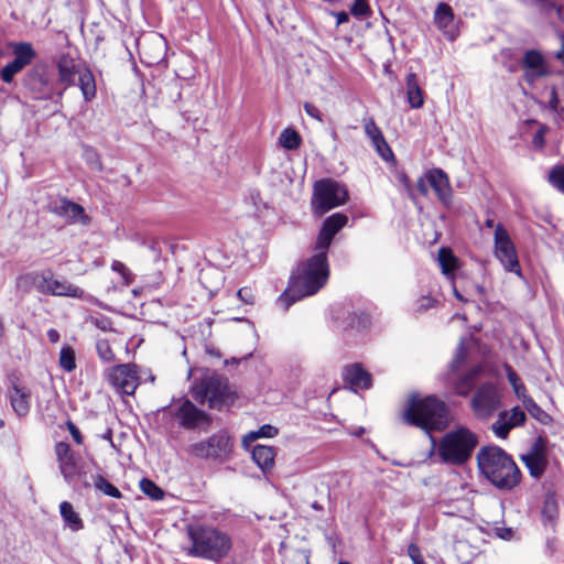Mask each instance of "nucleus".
<instances>
[{
	"label": "nucleus",
	"mask_w": 564,
	"mask_h": 564,
	"mask_svg": "<svg viewBox=\"0 0 564 564\" xmlns=\"http://www.w3.org/2000/svg\"><path fill=\"white\" fill-rule=\"evenodd\" d=\"M328 276L327 254L317 251L297 265L291 275L289 289L280 295L278 303L288 310L296 301L317 293Z\"/></svg>",
	"instance_id": "1"
},
{
	"label": "nucleus",
	"mask_w": 564,
	"mask_h": 564,
	"mask_svg": "<svg viewBox=\"0 0 564 564\" xmlns=\"http://www.w3.org/2000/svg\"><path fill=\"white\" fill-rule=\"evenodd\" d=\"M403 421L431 434L443 431L448 425V411L445 402L434 395L424 398L411 394L402 412Z\"/></svg>",
	"instance_id": "2"
},
{
	"label": "nucleus",
	"mask_w": 564,
	"mask_h": 564,
	"mask_svg": "<svg viewBox=\"0 0 564 564\" xmlns=\"http://www.w3.org/2000/svg\"><path fill=\"white\" fill-rule=\"evenodd\" d=\"M477 464L480 473L499 489L510 490L520 482V469L500 447L481 448L477 454Z\"/></svg>",
	"instance_id": "3"
},
{
	"label": "nucleus",
	"mask_w": 564,
	"mask_h": 564,
	"mask_svg": "<svg viewBox=\"0 0 564 564\" xmlns=\"http://www.w3.org/2000/svg\"><path fill=\"white\" fill-rule=\"evenodd\" d=\"M186 533L191 541L188 555L218 562L231 550L230 536L215 527L192 524L187 527Z\"/></svg>",
	"instance_id": "4"
},
{
	"label": "nucleus",
	"mask_w": 564,
	"mask_h": 564,
	"mask_svg": "<svg viewBox=\"0 0 564 564\" xmlns=\"http://www.w3.org/2000/svg\"><path fill=\"white\" fill-rule=\"evenodd\" d=\"M477 445V435L469 429L459 426L440 440L436 454L444 463L459 466L469 460Z\"/></svg>",
	"instance_id": "5"
},
{
	"label": "nucleus",
	"mask_w": 564,
	"mask_h": 564,
	"mask_svg": "<svg viewBox=\"0 0 564 564\" xmlns=\"http://www.w3.org/2000/svg\"><path fill=\"white\" fill-rule=\"evenodd\" d=\"M59 82L66 87L75 84V77L78 75V86L82 90L85 101H90L96 96V82L89 69L80 70L78 64L69 55H62L57 62Z\"/></svg>",
	"instance_id": "6"
},
{
	"label": "nucleus",
	"mask_w": 564,
	"mask_h": 564,
	"mask_svg": "<svg viewBox=\"0 0 564 564\" xmlns=\"http://www.w3.org/2000/svg\"><path fill=\"white\" fill-rule=\"evenodd\" d=\"M348 193L345 186L332 180H321L314 185L312 208L322 216L328 210L346 203Z\"/></svg>",
	"instance_id": "7"
},
{
	"label": "nucleus",
	"mask_w": 564,
	"mask_h": 564,
	"mask_svg": "<svg viewBox=\"0 0 564 564\" xmlns=\"http://www.w3.org/2000/svg\"><path fill=\"white\" fill-rule=\"evenodd\" d=\"M193 395L196 401L207 403L213 409H220L231 401L227 380L216 375L203 378L195 386Z\"/></svg>",
	"instance_id": "8"
},
{
	"label": "nucleus",
	"mask_w": 564,
	"mask_h": 564,
	"mask_svg": "<svg viewBox=\"0 0 564 564\" xmlns=\"http://www.w3.org/2000/svg\"><path fill=\"white\" fill-rule=\"evenodd\" d=\"M234 442L226 432H219L206 441L197 442L189 447V453L198 458L225 460L231 454Z\"/></svg>",
	"instance_id": "9"
},
{
	"label": "nucleus",
	"mask_w": 564,
	"mask_h": 564,
	"mask_svg": "<svg viewBox=\"0 0 564 564\" xmlns=\"http://www.w3.org/2000/svg\"><path fill=\"white\" fill-rule=\"evenodd\" d=\"M494 243L495 256L503 265V268L509 272L520 274L521 269L514 243L509 232L501 224L496 225L494 232Z\"/></svg>",
	"instance_id": "10"
},
{
	"label": "nucleus",
	"mask_w": 564,
	"mask_h": 564,
	"mask_svg": "<svg viewBox=\"0 0 564 564\" xmlns=\"http://www.w3.org/2000/svg\"><path fill=\"white\" fill-rule=\"evenodd\" d=\"M501 398L494 383L481 384L471 399V409L479 419H488L500 408Z\"/></svg>",
	"instance_id": "11"
},
{
	"label": "nucleus",
	"mask_w": 564,
	"mask_h": 564,
	"mask_svg": "<svg viewBox=\"0 0 564 564\" xmlns=\"http://www.w3.org/2000/svg\"><path fill=\"white\" fill-rule=\"evenodd\" d=\"M11 47L12 53L14 55V59L7 64L0 73L1 79L7 84H10L13 80L14 76L18 73H20L24 67L30 65L36 56V53L33 50L31 43H12Z\"/></svg>",
	"instance_id": "12"
},
{
	"label": "nucleus",
	"mask_w": 564,
	"mask_h": 564,
	"mask_svg": "<svg viewBox=\"0 0 564 564\" xmlns=\"http://www.w3.org/2000/svg\"><path fill=\"white\" fill-rule=\"evenodd\" d=\"M108 382L120 393L133 394L139 386L137 367L131 364L118 365L107 372Z\"/></svg>",
	"instance_id": "13"
},
{
	"label": "nucleus",
	"mask_w": 564,
	"mask_h": 564,
	"mask_svg": "<svg viewBox=\"0 0 564 564\" xmlns=\"http://www.w3.org/2000/svg\"><path fill=\"white\" fill-rule=\"evenodd\" d=\"M142 63L154 66L165 61L166 41L161 34L152 33L139 43Z\"/></svg>",
	"instance_id": "14"
},
{
	"label": "nucleus",
	"mask_w": 564,
	"mask_h": 564,
	"mask_svg": "<svg viewBox=\"0 0 564 564\" xmlns=\"http://www.w3.org/2000/svg\"><path fill=\"white\" fill-rule=\"evenodd\" d=\"M50 212L63 218L69 224L88 225L90 219L85 214V209L77 203L67 198H59L50 205Z\"/></svg>",
	"instance_id": "15"
},
{
	"label": "nucleus",
	"mask_w": 564,
	"mask_h": 564,
	"mask_svg": "<svg viewBox=\"0 0 564 564\" xmlns=\"http://www.w3.org/2000/svg\"><path fill=\"white\" fill-rule=\"evenodd\" d=\"M45 280L42 294L52 296H67L73 299H85L86 293L79 286L66 280L54 279L51 270H45Z\"/></svg>",
	"instance_id": "16"
},
{
	"label": "nucleus",
	"mask_w": 564,
	"mask_h": 564,
	"mask_svg": "<svg viewBox=\"0 0 564 564\" xmlns=\"http://www.w3.org/2000/svg\"><path fill=\"white\" fill-rule=\"evenodd\" d=\"M347 221V216L341 213H335L327 217L318 234L315 250L327 254V249L329 248L333 238L344 226H346Z\"/></svg>",
	"instance_id": "17"
},
{
	"label": "nucleus",
	"mask_w": 564,
	"mask_h": 564,
	"mask_svg": "<svg viewBox=\"0 0 564 564\" xmlns=\"http://www.w3.org/2000/svg\"><path fill=\"white\" fill-rule=\"evenodd\" d=\"M522 67L524 69L523 77L530 84L550 75L549 65L543 54L536 50H529L524 53Z\"/></svg>",
	"instance_id": "18"
},
{
	"label": "nucleus",
	"mask_w": 564,
	"mask_h": 564,
	"mask_svg": "<svg viewBox=\"0 0 564 564\" xmlns=\"http://www.w3.org/2000/svg\"><path fill=\"white\" fill-rule=\"evenodd\" d=\"M175 416L178 420L180 425L187 430L196 429L202 424L209 425L210 423L208 414L197 409L195 404L188 400H185L180 405L175 412Z\"/></svg>",
	"instance_id": "19"
},
{
	"label": "nucleus",
	"mask_w": 564,
	"mask_h": 564,
	"mask_svg": "<svg viewBox=\"0 0 564 564\" xmlns=\"http://www.w3.org/2000/svg\"><path fill=\"white\" fill-rule=\"evenodd\" d=\"M525 419L524 411L519 406L512 408L511 411H502L492 424V431L499 438H507L510 430L524 424Z\"/></svg>",
	"instance_id": "20"
},
{
	"label": "nucleus",
	"mask_w": 564,
	"mask_h": 564,
	"mask_svg": "<svg viewBox=\"0 0 564 564\" xmlns=\"http://www.w3.org/2000/svg\"><path fill=\"white\" fill-rule=\"evenodd\" d=\"M433 21L436 28L449 40L454 41L458 35L453 9L445 2H440L434 11Z\"/></svg>",
	"instance_id": "21"
},
{
	"label": "nucleus",
	"mask_w": 564,
	"mask_h": 564,
	"mask_svg": "<svg viewBox=\"0 0 564 564\" xmlns=\"http://www.w3.org/2000/svg\"><path fill=\"white\" fill-rule=\"evenodd\" d=\"M364 129L367 137L371 140L377 153L386 161L393 156L392 150L387 143L380 128L376 124L372 118H365L362 120Z\"/></svg>",
	"instance_id": "22"
},
{
	"label": "nucleus",
	"mask_w": 564,
	"mask_h": 564,
	"mask_svg": "<svg viewBox=\"0 0 564 564\" xmlns=\"http://www.w3.org/2000/svg\"><path fill=\"white\" fill-rule=\"evenodd\" d=\"M430 186L444 205L452 202V187L447 174L440 169L429 170Z\"/></svg>",
	"instance_id": "23"
},
{
	"label": "nucleus",
	"mask_w": 564,
	"mask_h": 564,
	"mask_svg": "<svg viewBox=\"0 0 564 564\" xmlns=\"http://www.w3.org/2000/svg\"><path fill=\"white\" fill-rule=\"evenodd\" d=\"M55 454L64 479L70 482L76 474V462L69 445L65 442L56 443Z\"/></svg>",
	"instance_id": "24"
},
{
	"label": "nucleus",
	"mask_w": 564,
	"mask_h": 564,
	"mask_svg": "<svg viewBox=\"0 0 564 564\" xmlns=\"http://www.w3.org/2000/svg\"><path fill=\"white\" fill-rule=\"evenodd\" d=\"M522 462L529 469L531 476L534 478L540 477L546 467V457L542 448L535 443L532 448L521 456Z\"/></svg>",
	"instance_id": "25"
},
{
	"label": "nucleus",
	"mask_w": 564,
	"mask_h": 564,
	"mask_svg": "<svg viewBox=\"0 0 564 564\" xmlns=\"http://www.w3.org/2000/svg\"><path fill=\"white\" fill-rule=\"evenodd\" d=\"M45 282V271H31L17 276L15 288L22 293H29L33 289L42 293Z\"/></svg>",
	"instance_id": "26"
},
{
	"label": "nucleus",
	"mask_w": 564,
	"mask_h": 564,
	"mask_svg": "<svg viewBox=\"0 0 564 564\" xmlns=\"http://www.w3.org/2000/svg\"><path fill=\"white\" fill-rule=\"evenodd\" d=\"M344 379L355 390L368 389L371 386V376L359 364L345 367Z\"/></svg>",
	"instance_id": "27"
},
{
	"label": "nucleus",
	"mask_w": 564,
	"mask_h": 564,
	"mask_svg": "<svg viewBox=\"0 0 564 564\" xmlns=\"http://www.w3.org/2000/svg\"><path fill=\"white\" fill-rule=\"evenodd\" d=\"M9 398L13 411L19 416H25L31 408V393L28 389L13 384L9 390Z\"/></svg>",
	"instance_id": "28"
},
{
	"label": "nucleus",
	"mask_w": 564,
	"mask_h": 564,
	"mask_svg": "<svg viewBox=\"0 0 564 564\" xmlns=\"http://www.w3.org/2000/svg\"><path fill=\"white\" fill-rule=\"evenodd\" d=\"M275 455V448L267 445H257L251 452L252 460L262 471L272 469Z\"/></svg>",
	"instance_id": "29"
},
{
	"label": "nucleus",
	"mask_w": 564,
	"mask_h": 564,
	"mask_svg": "<svg viewBox=\"0 0 564 564\" xmlns=\"http://www.w3.org/2000/svg\"><path fill=\"white\" fill-rule=\"evenodd\" d=\"M482 372L484 368L480 365L470 369L454 383L455 392L462 397L468 395L473 390L476 380L482 375Z\"/></svg>",
	"instance_id": "30"
},
{
	"label": "nucleus",
	"mask_w": 564,
	"mask_h": 564,
	"mask_svg": "<svg viewBox=\"0 0 564 564\" xmlns=\"http://www.w3.org/2000/svg\"><path fill=\"white\" fill-rule=\"evenodd\" d=\"M406 96L410 106L419 109L424 104L423 91L419 86L416 75L411 73L406 77Z\"/></svg>",
	"instance_id": "31"
},
{
	"label": "nucleus",
	"mask_w": 564,
	"mask_h": 564,
	"mask_svg": "<svg viewBox=\"0 0 564 564\" xmlns=\"http://www.w3.org/2000/svg\"><path fill=\"white\" fill-rule=\"evenodd\" d=\"M59 512L63 520L72 531H79L84 528L82 518L68 501H63L59 505Z\"/></svg>",
	"instance_id": "32"
},
{
	"label": "nucleus",
	"mask_w": 564,
	"mask_h": 564,
	"mask_svg": "<svg viewBox=\"0 0 564 564\" xmlns=\"http://www.w3.org/2000/svg\"><path fill=\"white\" fill-rule=\"evenodd\" d=\"M301 137L294 129L286 128L284 129L280 137L279 143L285 150H295L301 145Z\"/></svg>",
	"instance_id": "33"
},
{
	"label": "nucleus",
	"mask_w": 564,
	"mask_h": 564,
	"mask_svg": "<svg viewBox=\"0 0 564 564\" xmlns=\"http://www.w3.org/2000/svg\"><path fill=\"white\" fill-rule=\"evenodd\" d=\"M438 263L444 274H451L456 269L457 259L447 248H441L438 251Z\"/></svg>",
	"instance_id": "34"
},
{
	"label": "nucleus",
	"mask_w": 564,
	"mask_h": 564,
	"mask_svg": "<svg viewBox=\"0 0 564 564\" xmlns=\"http://www.w3.org/2000/svg\"><path fill=\"white\" fill-rule=\"evenodd\" d=\"M59 367L66 371L72 372L76 368L75 350L70 346L62 347L58 359Z\"/></svg>",
	"instance_id": "35"
},
{
	"label": "nucleus",
	"mask_w": 564,
	"mask_h": 564,
	"mask_svg": "<svg viewBox=\"0 0 564 564\" xmlns=\"http://www.w3.org/2000/svg\"><path fill=\"white\" fill-rule=\"evenodd\" d=\"M278 435V429L270 424L262 425L258 431H252L248 433L243 440L242 444L248 446L251 442H254L259 437H274Z\"/></svg>",
	"instance_id": "36"
},
{
	"label": "nucleus",
	"mask_w": 564,
	"mask_h": 564,
	"mask_svg": "<svg viewBox=\"0 0 564 564\" xmlns=\"http://www.w3.org/2000/svg\"><path fill=\"white\" fill-rule=\"evenodd\" d=\"M94 479V486L99 491L104 492L105 495L112 497V498H120L121 492L117 487H115L112 484H110L107 479H105L102 476L97 475L93 477Z\"/></svg>",
	"instance_id": "37"
},
{
	"label": "nucleus",
	"mask_w": 564,
	"mask_h": 564,
	"mask_svg": "<svg viewBox=\"0 0 564 564\" xmlns=\"http://www.w3.org/2000/svg\"><path fill=\"white\" fill-rule=\"evenodd\" d=\"M140 488L144 495L149 496L154 500H160L164 496L163 490L148 478L141 479Z\"/></svg>",
	"instance_id": "38"
},
{
	"label": "nucleus",
	"mask_w": 564,
	"mask_h": 564,
	"mask_svg": "<svg viewBox=\"0 0 564 564\" xmlns=\"http://www.w3.org/2000/svg\"><path fill=\"white\" fill-rule=\"evenodd\" d=\"M549 182L553 187H555L560 192L564 193V166H562V165L554 166L550 171Z\"/></svg>",
	"instance_id": "39"
},
{
	"label": "nucleus",
	"mask_w": 564,
	"mask_h": 564,
	"mask_svg": "<svg viewBox=\"0 0 564 564\" xmlns=\"http://www.w3.org/2000/svg\"><path fill=\"white\" fill-rule=\"evenodd\" d=\"M542 516L547 521H553L557 516V502L556 499L551 495L546 496L544 499Z\"/></svg>",
	"instance_id": "40"
},
{
	"label": "nucleus",
	"mask_w": 564,
	"mask_h": 564,
	"mask_svg": "<svg viewBox=\"0 0 564 564\" xmlns=\"http://www.w3.org/2000/svg\"><path fill=\"white\" fill-rule=\"evenodd\" d=\"M523 405L533 417L541 422H543L544 419L547 416L546 413L535 403V401L532 398L524 399Z\"/></svg>",
	"instance_id": "41"
},
{
	"label": "nucleus",
	"mask_w": 564,
	"mask_h": 564,
	"mask_svg": "<svg viewBox=\"0 0 564 564\" xmlns=\"http://www.w3.org/2000/svg\"><path fill=\"white\" fill-rule=\"evenodd\" d=\"M96 349L100 359L106 362L112 361L115 359V354L107 340H99L96 345Z\"/></svg>",
	"instance_id": "42"
},
{
	"label": "nucleus",
	"mask_w": 564,
	"mask_h": 564,
	"mask_svg": "<svg viewBox=\"0 0 564 564\" xmlns=\"http://www.w3.org/2000/svg\"><path fill=\"white\" fill-rule=\"evenodd\" d=\"M84 156H85L86 162L90 165L91 169H94L96 171L102 170V163L100 161V158L94 149H91V148L85 149Z\"/></svg>",
	"instance_id": "43"
},
{
	"label": "nucleus",
	"mask_w": 564,
	"mask_h": 564,
	"mask_svg": "<svg viewBox=\"0 0 564 564\" xmlns=\"http://www.w3.org/2000/svg\"><path fill=\"white\" fill-rule=\"evenodd\" d=\"M466 359V347H465V343H464V339H460L457 348H456V354H455V357L451 364V370L452 371H456L460 365L465 361Z\"/></svg>",
	"instance_id": "44"
},
{
	"label": "nucleus",
	"mask_w": 564,
	"mask_h": 564,
	"mask_svg": "<svg viewBox=\"0 0 564 564\" xmlns=\"http://www.w3.org/2000/svg\"><path fill=\"white\" fill-rule=\"evenodd\" d=\"M30 89L34 91L35 99H46L48 98V94L45 91V82L42 77H39L37 79L30 83Z\"/></svg>",
	"instance_id": "45"
},
{
	"label": "nucleus",
	"mask_w": 564,
	"mask_h": 564,
	"mask_svg": "<svg viewBox=\"0 0 564 564\" xmlns=\"http://www.w3.org/2000/svg\"><path fill=\"white\" fill-rule=\"evenodd\" d=\"M111 269L115 272H118L127 284H130L132 281V273L130 270L122 263L121 261L115 260L111 263Z\"/></svg>",
	"instance_id": "46"
},
{
	"label": "nucleus",
	"mask_w": 564,
	"mask_h": 564,
	"mask_svg": "<svg viewBox=\"0 0 564 564\" xmlns=\"http://www.w3.org/2000/svg\"><path fill=\"white\" fill-rule=\"evenodd\" d=\"M408 555L412 560L413 564H421L424 562L420 547L415 543H411L408 546Z\"/></svg>",
	"instance_id": "47"
},
{
	"label": "nucleus",
	"mask_w": 564,
	"mask_h": 564,
	"mask_svg": "<svg viewBox=\"0 0 564 564\" xmlns=\"http://www.w3.org/2000/svg\"><path fill=\"white\" fill-rule=\"evenodd\" d=\"M430 187L431 186H430L429 171H427L424 175H422L417 180L416 189L421 195L426 196L429 194Z\"/></svg>",
	"instance_id": "48"
},
{
	"label": "nucleus",
	"mask_w": 564,
	"mask_h": 564,
	"mask_svg": "<svg viewBox=\"0 0 564 564\" xmlns=\"http://www.w3.org/2000/svg\"><path fill=\"white\" fill-rule=\"evenodd\" d=\"M368 10L369 8L365 0H355V3L351 7V13L354 15H365Z\"/></svg>",
	"instance_id": "49"
},
{
	"label": "nucleus",
	"mask_w": 564,
	"mask_h": 564,
	"mask_svg": "<svg viewBox=\"0 0 564 564\" xmlns=\"http://www.w3.org/2000/svg\"><path fill=\"white\" fill-rule=\"evenodd\" d=\"M238 296L240 297V300L247 304H253L254 302V295L252 293V290L249 289V288H241L238 292H237Z\"/></svg>",
	"instance_id": "50"
},
{
	"label": "nucleus",
	"mask_w": 564,
	"mask_h": 564,
	"mask_svg": "<svg viewBox=\"0 0 564 564\" xmlns=\"http://www.w3.org/2000/svg\"><path fill=\"white\" fill-rule=\"evenodd\" d=\"M304 110L313 119L318 120V121L323 120L321 110L313 104L305 102Z\"/></svg>",
	"instance_id": "51"
},
{
	"label": "nucleus",
	"mask_w": 564,
	"mask_h": 564,
	"mask_svg": "<svg viewBox=\"0 0 564 564\" xmlns=\"http://www.w3.org/2000/svg\"><path fill=\"white\" fill-rule=\"evenodd\" d=\"M435 301L430 296H422L416 301V311H425L434 305Z\"/></svg>",
	"instance_id": "52"
},
{
	"label": "nucleus",
	"mask_w": 564,
	"mask_h": 564,
	"mask_svg": "<svg viewBox=\"0 0 564 564\" xmlns=\"http://www.w3.org/2000/svg\"><path fill=\"white\" fill-rule=\"evenodd\" d=\"M67 427H68V431H69L70 435L73 436L74 441L78 445H80L83 443V436H82L80 431L77 429V426L74 423L68 422Z\"/></svg>",
	"instance_id": "53"
},
{
	"label": "nucleus",
	"mask_w": 564,
	"mask_h": 564,
	"mask_svg": "<svg viewBox=\"0 0 564 564\" xmlns=\"http://www.w3.org/2000/svg\"><path fill=\"white\" fill-rule=\"evenodd\" d=\"M545 127H541L533 135V144L536 148H543L544 145V134H545Z\"/></svg>",
	"instance_id": "54"
},
{
	"label": "nucleus",
	"mask_w": 564,
	"mask_h": 564,
	"mask_svg": "<svg viewBox=\"0 0 564 564\" xmlns=\"http://www.w3.org/2000/svg\"><path fill=\"white\" fill-rule=\"evenodd\" d=\"M512 388L516 395L522 400V403H524V399H530V397L527 394L525 386L521 381Z\"/></svg>",
	"instance_id": "55"
},
{
	"label": "nucleus",
	"mask_w": 564,
	"mask_h": 564,
	"mask_svg": "<svg viewBox=\"0 0 564 564\" xmlns=\"http://www.w3.org/2000/svg\"><path fill=\"white\" fill-rule=\"evenodd\" d=\"M506 372H507V378L512 387L520 382L519 376L510 366H506Z\"/></svg>",
	"instance_id": "56"
},
{
	"label": "nucleus",
	"mask_w": 564,
	"mask_h": 564,
	"mask_svg": "<svg viewBox=\"0 0 564 564\" xmlns=\"http://www.w3.org/2000/svg\"><path fill=\"white\" fill-rule=\"evenodd\" d=\"M399 181H400V183H402V184H403V186L405 187V189H406L408 194H409L411 197H413V196H414V195H413V189H412V187H411V185H410V180H409V177H408L405 174H401V175L399 176Z\"/></svg>",
	"instance_id": "57"
},
{
	"label": "nucleus",
	"mask_w": 564,
	"mask_h": 564,
	"mask_svg": "<svg viewBox=\"0 0 564 564\" xmlns=\"http://www.w3.org/2000/svg\"><path fill=\"white\" fill-rule=\"evenodd\" d=\"M46 336L51 343H57L59 340V333L54 328L48 329Z\"/></svg>",
	"instance_id": "58"
},
{
	"label": "nucleus",
	"mask_w": 564,
	"mask_h": 564,
	"mask_svg": "<svg viewBox=\"0 0 564 564\" xmlns=\"http://www.w3.org/2000/svg\"><path fill=\"white\" fill-rule=\"evenodd\" d=\"M497 534L501 539L509 540L512 536V530L511 529H498Z\"/></svg>",
	"instance_id": "59"
},
{
	"label": "nucleus",
	"mask_w": 564,
	"mask_h": 564,
	"mask_svg": "<svg viewBox=\"0 0 564 564\" xmlns=\"http://www.w3.org/2000/svg\"><path fill=\"white\" fill-rule=\"evenodd\" d=\"M558 104V98H557V94H556V90L555 88L552 89V96H551V100H550V105L553 109L556 108Z\"/></svg>",
	"instance_id": "60"
},
{
	"label": "nucleus",
	"mask_w": 564,
	"mask_h": 564,
	"mask_svg": "<svg viewBox=\"0 0 564 564\" xmlns=\"http://www.w3.org/2000/svg\"><path fill=\"white\" fill-rule=\"evenodd\" d=\"M555 57L564 64V43L561 48L556 52Z\"/></svg>",
	"instance_id": "61"
},
{
	"label": "nucleus",
	"mask_w": 564,
	"mask_h": 564,
	"mask_svg": "<svg viewBox=\"0 0 564 564\" xmlns=\"http://www.w3.org/2000/svg\"><path fill=\"white\" fill-rule=\"evenodd\" d=\"M348 20V15L347 13L345 12H340L337 14V23L340 24V23H344Z\"/></svg>",
	"instance_id": "62"
},
{
	"label": "nucleus",
	"mask_w": 564,
	"mask_h": 564,
	"mask_svg": "<svg viewBox=\"0 0 564 564\" xmlns=\"http://www.w3.org/2000/svg\"><path fill=\"white\" fill-rule=\"evenodd\" d=\"M454 294H455L456 299H458L459 301L467 302V300L464 299V296L457 291V289H454Z\"/></svg>",
	"instance_id": "63"
},
{
	"label": "nucleus",
	"mask_w": 564,
	"mask_h": 564,
	"mask_svg": "<svg viewBox=\"0 0 564 564\" xmlns=\"http://www.w3.org/2000/svg\"><path fill=\"white\" fill-rule=\"evenodd\" d=\"M486 226H487L488 228H491V227H495V228H496L495 223H494V220H492V219H487V220H486Z\"/></svg>",
	"instance_id": "64"
}]
</instances>
